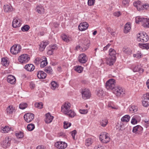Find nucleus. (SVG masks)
Instances as JSON below:
<instances>
[{"label":"nucleus","mask_w":149,"mask_h":149,"mask_svg":"<svg viewBox=\"0 0 149 149\" xmlns=\"http://www.w3.org/2000/svg\"><path fill=\"white\" fill-rule=\"evenodd\" d=\"M95 2V0H88V5L89 6H93Z\"/></svg>","instance_id":"nucleus-58"},{"label":"nucleus","mask_w":149,"mask_h":149,"mask_svg":"<svg viewBox=\"0 0 149 149\" xmlns=\"http://www.w3.org/2000/svg\"><path fill=\"white\" fill-rule=\"evenodd\" d=\"M63 124V127L64 129H67L71 125V123L68 121H64Z\"/></svg>","instance_id":"nucleus-51"},{"label":"nucleus","mask_w":149,"mask_h":149,"mask_svg":"<svg viewBox=\"0 0 149 149\" xmlns=\"http://www.w3.org/2000/svg\"><path fill=\"white\" fill-rule=\"evenodd\" d=\"M15 111V108L12 105H10L6 109V112L7 114L10 115L13 114Z\"/></svg>","instance_id":"nucleus-18"},{"label":"nucleus","mask_w":149,"mask_h":149,"mask_svg":"<svg viewBox=\"0 0 149 149\" xmlns=\"http://www.w3.org/2000/svg\"><path fill=\"white\" fill-rule=\"evenodd\" d=\"M27 128L29 131H31L35 128L34 125L31 123L27 125Z\"/></svg>","instance_id":"nucleus-48"},{"label":"nucleus","mask_w":149,"mask_h":149,"mask_svg":"<svg viewBox=\"0 0 149 149\" xmlns=\"http://www.w3.org/2000/svg\"><path fill=\"white\" fill-rule=\"evenodd\" d=\"M11 139L8 136L6 137L4 139L1 143V146L4 148L6 149L9 147L11 144Z\"/></svg>","instance_id":"nucleus-9"},{"label":"nucleus","mask_w":149,"mask_h":149,"mask_svg":"<svg viewBox=\"0 0 149 149\" xmlns=\"http://www.w3.org/2000/svg\"><path fill=\"white\" fill-rule=\"evenodd\" d=\"M129 112L131 113H134L138 110V108L134 105H132L129 107Z\"/></svg>","instance_id":"nucleus-34"},{"label":"nucleus","mask_w":149,"mask_h":149,"mask_svg":"<svg viewBox=\"0 0 149 149\" xmlns=\"http://www.w3.org/2000/svg\"><path fill=\"white\" fill-rule=\"evenodd\" d=\"M29 56L27 54H22L18 58V61L20 63L24 64L27 63L30 60Z\"/></svg>","instance_id":"nucleus-4"},{"label":"nucleus","mask_w":149,"mask_h":149,"mask_svg":"<svg viewBox=\"0 0 149 149\" xmlns=\"http://www.w3.org/2000/svg\"><path fill=\"white\" fill-rule=\"evenodd\" d=\"M88 26V24L86 22L80 23L78 26V29L80 31H83L87 29Z\"/></svg>","instance_id":"nucleus-17"},{"label":"nucleus","mask_w":149,"mask_h":149,"mask_svg":"<svg viewBox=\"0 0 149 149\" xmlns=\"http://www.w3.org/2000/svg\"><path fill=\"white\" fill-rule=\"evenodd\" d=\"M35 10L38 13L40 14H44L45 12L44 7L41 5H37Z\"/></svg>","instance_id":"nucleus-21"},{"label":"nucleus","mask_w":149,"mask_h":149,"mask_svg":"<svg viewBox=\"0 0 149 149\" xmlns=\"http://www.w3.org/2000/svg\"><path fill=\"white\" fill-rule=\"evenodd\" d=\"M113 93L115 94L117 97L122 96L125 94V91L124 89L120 86H116L113 89Z\"/></svg>","instance_id":"nucleus-5"},{"label":"nucleus","mask_w":149,"mask_h":149,"mask_svg":"<svg viewBox=\"0 0 149 149\" xmlns=\"http://www.w3.org/2000/svg\"><path fill=\"white\" fill-rule=\"evenodd\" d=\"M122 50L124 53L128 54H130L132 52V50L127 47H124Z\"/></svg>","instance_id":"nucleus-37"},{"label":"nucleus","mask_w":149,"mask_h":149,"mask_svg":"<svg viewBox=\"0 0 149 149\" xmlns=\"http://www.w3.org/2000/svg\"><path fill=\"white\" fill-rule=\"evenodd\" d=\"M134 6L138 10H140L143 9L142 5L140 1H138L134 3Z\"/></svg>","instance_id":"nucleus-26"},{"label":"nucleus","mask_w":149,"mask_h":149,"mask_svg":"<svg viewBox=\"0 0 149 149\" xmlns=\"http://www.w3.org/2000/svg\"><path fill=\"white\" fill-rule=\"evenodd\" d=\"M54 146L58 149H65L67 148L68 145L64 142L58 141L55 143Z\"/></svg>","instance_id":"nucleus-11"},{"label":"nucleus","mask_w":149,"mask_h":149,"mask_svg":"<svg viewBox=\"0 0 149 149\" xmlns=\"http://www.w3.org/2000/svg\"><path fill=\"white\" fill-rule=\"evenodd\" d=\"M17 137L18 138H22L24 137V134L22 132H20L16 134Z\"/></svg>","instance_id":"nucleus-55"},{"label":"nucleus","mask_w":149,"mask_h":149,"mask_svg":"<svg viewBox=\"0 0 149 149\" xmlns=\"http://www.w3.org/2000/svg\"><path fill=\"white\" fill-rule=\"evenodd\" d=\"M145 18L141 17L140 16H137L136 17V22L137 23H139V22H141L142 23L143 20Z\"/></svg>","instance_id":"nucleus-46"},{"label":"nucleus","mask_w":149,"mask_h":149,"mask_svg":"<svg viewBox=\"0 0 149 149\" xmlns=\"http://www.w3.org/2000/svg\"><path fill=\"white\" fill-rule=\"evenodd\" d=\"M36 149H46V147L43 145H39L38 146Z\"/></svg>","instance_id":"nucleus-64"},{"label":"nucleus","mask_w":149,"mask_h":149,"mask_svg":"<svg viewBox=\"0 0 149 149\" xmlns=\"http://www.w3.org/2000/svg\"><path fill=\"white\" fill-rule=\"evenodd\" d=\"M108 107L109 108H111L112 109H118V107L117 106H115L113 105L112 103H109L108 105Z\"/></svg>","instance_id":"nucleus-52"},{"label":"nucleus","mask_w":149,"mask_h":149,"mask_svg":"<svg viewBox=\"0 0 149 149\" xmlns=\"http://www.w3.org/2000/svg\"><path fill=\"white\" fill-rule=\"evenodd\" d=\"M25 121L27 123L31 122L34 118V114L32 113H26L24 116Z\"/></svg>","instance_id":"nucleus-13"},{"label":"nucleus","mask_w":149,"mask_h":149,"mask_svg":"<svg viewBox=\"0 0 149 149\" xmlns=\"http://www.w3.org/2000/svg\"><path fill=\"white\" fill-rule=\"evenodd\" d=\"M77 133V131L75 130H74L71 132L72 137L74 140H75V136L76 134Z\"/></svg>","instance_id":"nucleus-60"},{"label":"nucleus","mask_w":149,"mask_h":149,"mask_svg":"<svg viewBox=\"0 0 149 149\" xmlns=\"http://www.w3.org/2000/svg\"><path fill=\"white\" fill-rule=\"evenodd\" d=\"M22 22V20L18 17H14L12 22V26L14 28H18L21 26Z\"/></svg>","instance_id":"nucleus-6"},{"label":"nucleus","mask_w":149,"mask_h":149,"mask_svg":"<svg viewBox=\"0 0 149 149\" xmlns=\"http://www.w3.org/2000/svg\"><path fill=\"white\" fill-rule=\"evenodd\" d=\"M45 116L46 118L45 121L46 123H50L52 122L53 119L54 117L52 116L49 113H47Z\"/></svg>","instance_id":"nucleus-24"},{"label":"nucleus","mask_w":149,"mask_h":149,"mask_svg":"<svg viewBox=\"0 0 149 149\" xmlns=\"http://www.w3.org/2000/svg\"><path fill=\"white\" fill-rule=\"evenodd\" d=\"M79 111L81 114H86L88 113V110L87 109H80L79 110Z\"/></svg>","instance_id":"nucleus-56"},{"label":"nucleus","mask_w":149,"mask_h":149,"mask_svg":"<svg viewBox=\"0 0 149 149\" xmlns=\"http://www.w3.org/2000/svg\"><path fill=\"white\" fill-rule=\"evenodd\" d=\"M1 64L4 66H8L9 64L8 61L7 60L6 58H2L1 60Z\"/></svg>","instance_id":"nucleus-42"},{"label":"nucleus","mask_w":149,"mask_h":149,"mask_svg":"<svg viewBox=\"0 0 149 149\" xmlns=\"http://www.w3.org/2000/svg\"><path fill=\"white\" fill-rule=\"evenodd\" d=\"M28 104L26 103L22 102L19 104V108L21 109H24L26 108Z\"/></svg>","instance_id":"nucleus-44"},{"label":"nucleus","mask_w":149,"mask_h":149,"mask_svg":"<svg viewBox=\"0 0 149 149\" xmlns=\"http://www.w3.org/2000/svg\"><path fill=\"white\" fill-rule=\"evenodd\" d=\"M30 29L29 26L27 25L23 26L21 28V30L23 32L28 31Z\"/></svg>","instance_id":"nucleus-53"},{"label":"nucleus","mask_w":149,"mask_h":149,"mask_svg":"<svg viewBox=\"0 0 149 149\" xmlns=\"http://www.w3.org/2000/svg\"><path fill=\"white\" fill-rule=\"evenodd\" d=\"M43 60V58H40L39 57H37L36 58L35 60L34 61V63H35L36 64H38L40 63L42 60Z\"/></svg>","instance_id":"nucleus-57"},{"label":"nucleus","mask_w":149,"mask_h":149,"mask_svg":"<svg viewBox=\"0 0 149 149\" xmlns=\"http://www.w3.org/2000/svg\"><path fill=\"white\" fill-rule=\"evenodd\" d=\"M138 46L142 49H149V43H139Z\"/></svg>","instance_id":"nucleus-32"},{"label":"nucleus","mask_w":149,"mask_h":149,"mask_svg":"<svg viewBox=\"0 0 149 149\" xmlns=\"http://www.w3.org/2000/svg\"><path fill=\"white\" fill-rule=\"evenodd\" d=\"M65 115L68 116L69 117L72 118L76 115V113L73 110L70 109Z\"/></svg>","instance_id":"nucleus-38"},{"label":"nucleus","mask_w":149,"mask_h":149,"mask_svg":"<svg viewBox=\"0 0 149 149\" xmlns=\"http://www.w3.org/2000/svg\"><path fill=\"white\" fill-rule=\"evenodd\" d=\"M131 24L129 22H128L125 24L124 30L125 33H127L130 31L131 29Z\"/></svg>","instance_id":"nucleus-30"},{"label":"nucleus","mask_w":149,"mask_h":149,"mask_svg":"<svg viewBox=\"0 0 149 149\" xmlns=\"http://www.w3.org/2000/svg\"><path fill=\"white\" fill-rule=\"evenodd\" d=\"M45 71L47 73L52 74L53 70L50 66L47 67L45 68Z\"/></svg>","instance_id":"nucleus-45"},{"label":"nucleus","mask_w":149,"mask_h":149,"mask_svg":"<svg viewBox=\"0 0 149 149\" xmlns=\"http://www.w3.org/2000/svg\"><path fill=\"white\" fill-rule=\"evenodd\" d=\"M50 49L54 51V50L57 49L58 47L56 45H51L50 46Z\"/></svg>","instance_id":"nucleus-61"},{"label":"nucleus","mask_w":149,"mask_h":149,"mask_svg":"<svg viewBox=\"0 0 149 149\" xmlns=\"http://www.w3.org/2000/svg\"><path fill=\"white\" fill-rule=\"evenodd\" d=\"M71 104L68 102H65L61 107V111L65 114L70 109Z\"/></svg>","instance_id":"nucleus-12"},{"label":"nucleus","mask_w":149,"mask_h":149,"mask_svg":"<svg viewBox=\"0 0 149 149\" xmlns=\"http://www.w3.org/2000/svg\"><path fill=\"white\" fill-rule=\"evenodd\" d=\"M82 98L84 100L90 98L91 94L90 90L86 88L82 89L81 92Z\"/></svg>","instance_id":"nucleus-7"},{"label":"nucleus","mask_w":149,"mask_h":149,"mask_svg":"<svg viewBox=\"0 0 149 149\" xmlns=\"http://www.w3.org/2000/svg\"><path fill=\"white\" fill-rule=\"evenodd\" d=\"M4 10L5 12H10L14 10L13 7L11 6L8 5H4Z\"/></svg>","instance_id":"nucleus-29"},{"label":"nucleus","mask_w":149,"mask_h":149,"mask_svg":"<svg viewBox=\"0 0 149 149\" xmlns=\"http://www.w3.org/2000/svg\"><path fill=\"white\" fill-rule=\"evenodd\" d=\"M93 142V138L91 137L88 138L85 140V144L87 147H88L91 145Z\"/></svg>","instance_id":"nucleus-25"},{"label":"nucleus","mask_w":149,"mask_h":149,"mask_svg":"<svg viewBox=\"0 0 149 149\" xmlns=\"http://www.w3.org/2000/svg\"><path fill=\"white\" fill-rule=\"evenodd\" d=\"M43 104L42 102H36L35 107L39 109H41L43 107Z\"/></svg>","instance_id":"nucleus-47"},{"label":"nucleus","mask_w":149,"mask_h":149,"mask_svg":"<svg viewBox=\"0 0 149 149\" xmlns=\"http://www.w3.org/2000/svg\"><path fill=\"white\" fill-rule=\"evenodd\" d=\"M61 38L63 41L67 42H70L72 40L71 36L64 33L61 35Z\"/></svg>","instance_id":"nucleus-20"},{"label":"nucleus","mask_w":149,"mask_h":149,"mask_svg":"<svg viewBox=\"0 0 149 149\" xmlns=\"http://www.w3.org/2000/svg\"><path fill=\"white\" fill-rule=\"evenodd\" d=\"M143 55L141 52L138 51L136 54L133 55L134 57L136 58L137 59H140L142 57Z\"/></svg>","instance_id":"nucleus-41"},{"label":"nucleus","mask_w":149,"mask_h":149,"mask_svg":"<svg viewBox=\"0 0 149 149\" xmlns=\"http://www.w3.org/2000/svg\"><path fill=\"white\" fill-rule=\"evenodd\" d=\"M139 115H141L142 117L143 116V113H141L139 114L134 115L132 117L131 121V123L132 124H136L140 121L141 120V117Z\"/></svg>","instance_id":"nucleus-10"},{"label":"nucleus","mask_w":149,"mask_h":149,"mask_svg":"<svg viewBox=\"0 0 149 149\" xmlns=\"http://www.w3.org/2000/svg\"><path fill=\"white\" fill-rule=\"evenodd\" d=\"M83 67L79 65H77L74 67V70L79 73H81L83 70Z\"/></svg>","instance_id":"nucleus-40"},{"label":"nucleus","mask_w":149,"mask_h":149,"mask_svg":"<svg viewBox=\"0 0 149 149\" xmlns=\"http://www.w3.org/2000/svg\"><path fill=\"white\" fill-rule=\"evenodd\" d=\"M142 26L144 27L149 28V19L145 18L141 23Z\"/></svg>","instance_id":"nucleus-28"},{"label":"nucleus","mask_w":149,"mask_h":149,"mask_svg":"<svg viewBox=\"0 0 149 149\" xmlns=\"http://www.w3.org/2000/svg\"><path fill=\"white\" fill-rule=\"evenodd\" d=\"M132 69L134 72H139L140 73H142L144 71V69L141 68L140 65L137 64L133 65Z\"/></svg>","instance_id":"nucleus-16"},{"label":"nucleus","mask_w":149,"mask_h":149,"mask_svg":"<svg viewBox=\"0 0 149 149\" xmlns=\"http://www.w3.org/2000/svg\"><path fill=\"white\" fill-rule=\"evenodd\" d=\"M37 76L39 79H44L46 76V74L42 71H39L37 73Z\"/></svg>","instance_id":"nucleus-27"},{"label":"nucleus","mask_w":149,"mask_h":149,"mask_svg":"<svg viewBox=\"0 0 149 149\" xmlns=\"http://www.w3.org/2000/svg\"><path fill=\"white\" fill-rule=\"evenodd\" d=\"M142 105L145 107H148L149 106V102L148 101H146L143 99H142Z\"/></svg>","instance_id":"nucleus-50"},{"label":"nucleus","mask_w":149,"mask_h":149,"mask_svg":"<svg viewBox=\"0 0 149 149\" xmlns=\"http://www.w3.org/2000/svg\"><path fill=\"white\" fill-rule=\"evenodd\" d=\"M94 149H104V147L103 146L99 145L95 146Z\"/></svg>","instance_id":"nucleus-63"},{"label":"nucleus","mask_w":149,"mask_h":149,"mask_svg":"<svg viewBox=\"0 0 149 149\" xmlns=\"http://www.w3.org/2000/svg\"><path fill=\"white\" fill-rule=\"evenodd\" d=\"M116 52L114 49L112 48H110L109 49V51L108 56L116 59Z\"/></svg>","instance_id":"nucleus-22"},{"label":"nucleus","mask_w":149,"mask_h":149,"mask_svg":"<svg viewBox=\"0 0 149 149\" xmlns=\"http://www.w3.org/2000/svg\"><path fill=\"white\" fill-rule=\"evenodd\" d=\"M137 40L141 42H147L148 40V36L147 33L144 32H140L137 35Z\"/></svg>","instance_id":"nucleus-1"},{"label":"nucleus","mask_w":149,"mask_h":149,"mask_svg":"<svg viewBox=\"0 0 149 149\" xmlns=\"http://www.w3.org/2000/svg\"><path fill=\"white\" fill-rule=\"evenodd\" d=\"M10 128L8 126H6L2 129L3 131L2 132L4 133H6L10 131Z\"/></svg>","instance_id":"nucleus-54"},{"label":"nucleus","mask_w":149,"mask_h":149,"mask_svg":"<svg viewBox=\"0 0 149 149\" xmlns=\"http://www.w3.org/2000/svg\"><path fill=\"white\" fill-rule=\"evenodd\" d=\"M25 68L27 71H32L34 69L35 67L32 64H28L25 66Z\"/></svg>","instance_id":"nucleus-33"},{"label":"nucleus","mask_w":149,"mask_h":149,"mask_svg":"<svg viewBox=\"0 0 149 149\" xmlns=\"http://www.w3.org/2000/svg\"><path fill=\"white\" fill-rule=\"evenodd\" d=\"M88 57L86 54L84 53L81 54L79 55L78 57V60L80 63H85L88 61Z\"/></svg>","instance_id":"nucleus-14"},{"label":"nucleus","mask_w":149,"mask_h":149,"mask_svg":"<svg viewBox=\"0 0 149 149\" xmlns=\"http://www.w3.org/2000/svg\"><path fill=\"white\" fill-rule=\"evenodd\" d=\"M43 60L40 63V66L41 68H44L47 64V58L45 56L42 57Z\"/></svg>","instance_id":"nucleus-35"},{"label":"nucleus","mask_w":149,"mask_h":149,"mask_svg":"<svg viewBox=\"0 0 149 149\" xmlns=\"http://www.w3.org/2000/svg\"><path fill=\"white\" fill-rule=\"evenodd\" d=\"M22 49V47L19 44H15L11 47L10 52L11 54L16 55L19 53Z\"/></svg>","instance_id":"nucleus-3"},{"label":"nucleus","mask_w":149,"mask_h":149,"mask_svg":"<svg viewBox=\"0 0 149 149\" xmlns=\"http://www.w3.org/2000/svg\"><path fill=\"white\" fill-rule=\"evenodd\" d=\"M144 126L146 128H147L149 126V120H145L143 121Z\"/></svg>","instance_id":"nucleus-62"},{"label":"nucleus","mask_w":149,"mask_h":149,"mask_svg":"<svg viewBox=\"0 0 149 149\" xmlns=\"http://www.w3.org/2000/svg\"><path fill=\"white\" fill-rule=\"evenodd\" d=\"M15 77L12 75H8L7 77V81L11 84H14L16 82Z\"/></svg>","instance_id":"nucleus-23"},{"label":"nucleus","mask_w":149,"mask_h":149,"mask_svg":"<svg viewBox=\"0 0 149 149\" xmlns=\"http://www.w3.org/2000/svg\"><path fill=\"white\" fill-rule=\"evenodd\" d=\"M106 63L110 66L113 65L116 60V59L109 56L106 58Z\"/></svg>","instance_id":"nucleus-19"},{"label":"nucleus","mask_w":149,"mask_h":149,"mask_svg":"<svg viewBox=\"0 0 149 149\" xmlns=\"http://www.w3.org/2000/svg\"><path fill=\"white\" fill-rule=\"evenodd\" d=\"M108 120L107 119H104L100 121V124L101 126L105 127L108 124Z\"/></svg>","instance_id":"nucleus-39"},{"label":"nucleus","mask_w":149,"mask_h":149,"mask_svg":"<svg viewBox=\"0 0 149 149\" xmlns=\"http://www.w3.org/2000/svg\"><path fill=\"white\" fill-rule=\"evenodd\" d=\"M116 81L115 79H111L108 80L106 83V88L108 89H111L113 90L115 88Z\"/></svg>","instance_id":"nucleus-8"},{"label":"nucleus","mask_w":149,"mask_h":149,"mask_svg":"<svg viewBox=\"0 0 149 149\" xmlns=\"http://www.w3.org/2000/svg\"><path fill=\"white\" fill-rule=\"evenodd\" d=\"M142 99H143L146 101L149 102V93H147L144 94L142 97Z\"/></svg>","instance_id":"nucleus-49"},{"label":"nucleus","mask_w":149,"mask_h":149,"mask_svg":"<svg viewBox=\"0 0 149 149\" xmlns=\"http://www.w3.org/2000/svg\"><path fill=\"white\" fill-rule=\"evenodd\" d=\"M51 88L53 90H55L58 88V84L55 81H53L51 83Z\"/></svg>","instance_id":"nucleus-43"},{"label":"nucleus","mask_w":149,"mask_h":149,"mask_svg":"<svg viewBox=\"0 0 149 149\" xmlns=\"http://www.w3.org/2000/svg\"><path fill=\"white\" fill-rule=\"evenodd\" d=\"M97 95L99 96H102L104 94V92L102 90L99 89L97 93Z\"/></svg>","instance_id":"nucleus-59"},{"label":"nucleus","mask_w":149,"mask_h":149,"mask_svg":"<svg viewBox=\"0 0 149 149\" xmlns=\"http://www.w3.org/2000/svg\"><path fill=\"white\" fill-rule=\"evenodd\" d=\"M99 139L100 141L104 144L108 143L111 140L109 134L106 132L101 133L99 136Z\"/></svg>","instance_id":"nucleus-2"},{"label":"nucleus","mask_w":149,"mask_h":149,"mask_svg":"<svg viewBox=\"0 0 149 149\" xmlns=\"http://www.w3.org/2000/svg\"><path fill=\"white\" fill-rule=\"evenodd\" d=\"M48 44V42H42L40 45L39 49L40 51H43L46 46Z\"/></svg>","instance_id":"nucleus-31"},{"label":"nucleus","mask_w":149,"mask_h":149,"mask_svg":"<svg viewBox=\"0 0 149 149\" xmlns=\"http://www.w3.org/2000/svg\"><path fill=\"white\" fill-rule=\"evenodd\" d=\"M143 128L140 125H137L133 127L132 132L136 134H141L143 131Z\"/></svg>","instance_id":"nucleus-15"},{"label":"nucleus","mask_w":149,"mask_h":149,"mask_svg":"<svg viewBox=\"0 0 149 149\" xmlns=\"http://www.w3.org/2000/svg\"><path fill=\"white\" fill-rule=\"evenodd\" d=\"M130 119V116L128 115H126L121 118V120L122 122L127 123L129 121Z\"/></svg>","instance_id":"nucleus-36"}]
</instances>
